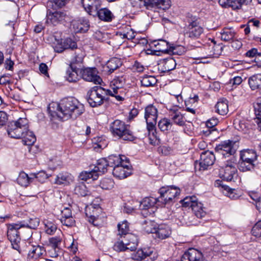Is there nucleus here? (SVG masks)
<instances>
[{
  "instance_id": "obj_11",
  "label": "nucleus",
  "mask_w": 261,
  "mask_h": 261,
  "mask_svg": "<svg viewBox=\"0 0 261 261\" xmlns=\"http://www.w3.org/2000/svg\"><path fill=\"white\" fill-rule=\"evenodd\" d=\"M97 73V70L95 68H85L80 71L81 77L83 80L95 84H100L102 80Z\"/></svg>"
},
{
  "instance_id": "obj_52",
  "label": "nucleus",
  "mask_w": 261,
  "mask_h": 261,
  "mask_svg": "<svg viewBox=\"0 0 261 261\" xmlns=\"http://www.w3.org/2000/svg\"><path fill=\"white\" fill-rule=\"evenodd\" d=\"M254 164L249 162H245L242 160L239 162V168L240 171L245 172L250 171L254 168Z\"/></svg>"
},
{
  "instance_id": "obj_8",
  "label": "nucleus",
  "mask_w": 261,
  "mask_h": 261,
  "mask_svg": "<svg viewBox=\"0 0 261 261\" xmlns=\"http://www.w3.org/2000/svg\"><path fill=\"white\" fill-rule=\"evenodd\" d=\"M234 163L231 161H220L219 175L221 178L226 181H231L237 170Z\"/></svg>"
},
{
  "instance_id": "obj_35",
  "label": "nucleus",
  "mask_w": 261,
  "mask_h": 261,
  "mask_svg": "<svg viewBox=\"0 0 261 261\" xmlns=\"http://www.w3.org/2000/svg\"><path fill=\"white\" fill-rule=\"evenodd\" d=\"M109 166L108 161L106 159H100L97 162V165L93 169V170L96 174L98 172L102 173H105L107 171V167Z\"/></svg>"
},
{
  "instance_id": "obj_25",
  "label": "nucleus",
  "mask_w": 261,
  "mask_h": 261,
  "mask_svg": "<svg viewBox=\"0 0 261 261\" xmlns=\"http://www.w3.org/2000/svg\"><path fill=\"white\" fill-rule=\"evenodd\" d=\"M73 176L67 172L59 173L55 179V183L59 185H67L73 180Z\"/></svg>"
},
{
  "instance_id": "obj_42",
  "label": "nucleus",
  "mask_w": 261,
  "mask_h": 261,
  "mask_svg": "<svg viewBox=\"0 0 261 261\" xmlns=\"http://www.w3.org/2000/svg\"><path fill=\"white\" fill-rule=\"evenodd\" d=\"M157 80L154 76L145 75L142 77L141 85L143 87H148L153 86L156 84Z\"/></svg>"
},
{
  "instance_id": "obj_18",
  "label": "nucleus",
  "mask_w": 261,
  "mask_h": 261,
  "mask_svg": "<svg viewBox=\"0 0 261 261\" xmlns=\"http://www.w3.org/2000/svg\"><path fill=\"white\" fill-rule=\"evenodd\" d=\"M82 4L85 11L94 16L100 7V2L98 0H82Z\"/></svg>"
},
{
  "instance_id": "obj_49",
  "label": "nucleus",
  "mask_w": 261,
  "mask_h": 261,
  "mask_svg": "<svg viewBox=\"0 0 261 261\" xmlns=\"http://www.w3.org/2000/svg\"><path fill=\"white\" fill-rule=\"evenodd\" d=\"M114 185L113 180L110 178H104L100 180L99 186L101 189L104 190H110Z\"/></svg>"
},
{
  "instance_id": "obj_48",
  "label": "nucleus",
  "mask_w": 261,
  "mask_h": 261,
  "mask_svg": "<svg viewBox=\"0 0 261 261\" xmlns=\"http://www.w3.org/2000/svg\"><path fill=\"white\" fill-rule=\"evenodd\" d=\"M98 174H96L93 169L90 171H84L80 174V178L83 180H87L88 179L92 178L95 180L97 178Z\"/></svg>"
},
{
  "instance_id": "obj_15",
  "label": "nucleus",
  "mask_w": 261,
  "mask_h": 261,
  "mask_svg": "<svg viewBox=\"0 0 261 261\" xmlns=\"http://www.w3.org/2000/svg\"><path fill=\"white\" fill-rule=\"evenodd\" d=\"M145 250V249L138 250L136 252L132 254V258L137 261H154L156 256L154 255L155 254H153V251Z\"/></svg>"
},
{
  "instance_id": "obj_30",
  "label": "nucleus",
  "mask_w": 261,
  "mask_h": 261,
  "mask_svg": "<svg viewBox=\"0 0 261 261\" xmlns=\"http://www.w3.org/2000/svg\"><path fill=\"white\" fill-rule=\"evenodd\" d=\"M96 15H97L100 20L107 22L111 21L114 18L113 14L107 8L97 10L95 14Z\"/></svg>"
},
{
  "instance_id": "obj_36",
  "label": "nucleus",
  "mask_w": 261,
  "mask_h": 261,
  "mask_svg": "<svg viewBox=\"0 0 261 261\" xmlns=\"http://www.w3.org/2000/svg\"><path fill=\"white\" fill-rule=\"evenodd\" d=\"M78 68L72 69L70 66L66 71L65 77L69 82H76L79 80V76L77 74Z\"/></svg>"
},
{
  "instance_id": "obj_61",
  "label": "nucleus",
  "mask_w": 261,
  "mask_h": 261,
  "mask_svg": "<svg viewBox=\"0 0 261 261\" xmlns=\"http://www.w3.org/2000/svg\"><path fill=\"white\" fill-rule=\"evenodd\" d=\"M235 127L239 131L242 132L245 134L247 133L248 127L247 125L243 122L240 121L238 125H236Z\"/></svg>"
},
{
  "instance_id": "obj_1",
  "label": "nucleus",
  "mask_w": 261,
  "mask_h": 261,
  "mask_svg": "<svg viewBox=\"0 0 261 261\" xmlns=\"http://www.w3.org/2000/svg\"><path fill=\"white\" fill-rule=\"evenodd\" d=\"M8 135L15 139H22L24 145H32L36 141L33 132L29 129V120L26 118H19L10 122L8 125Z\"/></svg>"
},
{
  "instance_id": "obj_40",
  "label": "nucleus",
  "mask_w": 261,
  "mask_h": 261,
  "mask_svg": "<svg viewBox=\"0 0 261 261\" xmlns=\"http://www.w3.org/2000/svg\"><path fill=\"white\" fill-rule=\"evenodd\" d=\"M216 107L217 112L221 115H224L228 112V106L226 100H221L218 101Z\"/></svg>"
},
{
  "instance_id": "obj_34",
  "label": "nucleus",
  "mask_w": 261,
  "mask_h": 261,
  "mask_svg": "<svg viewBox=\"0 0 261 261\" xmlns=\"http://www.w3.org/2000/svg\"><path fill=\"white\" fill-rule=\"evenodd\" d=\"M126 243L128 244L127 249L131 251H135L138 246L137 237L134 234H128L125 237Z\"/></svg>"
},
{
  "instance_id": "obj_32",
  "label": "nucleus",
  "mask_w": 261,
  "mask_h": 261,
  "mask_svg": "<svg viewBox=\"0 0 261 261\" xmlns=\"http://www.w3.org/2000/svg\"><path fill=\"white\" fill-rule=\"evenodd\" d=\"M248 84L253 90L261 89V74H256L250 77Z\"/></svg>"
},
{
  "instance_id": "obj_29",
  "label": "nucleus",
  "mask_w": 261,
  "mask_h": 261,
  "mask_svg": "<svg viewBox=\"0 0 261 261\" xmlns=\"http://www.w3.org/2000/svg\"><path fill=\"white\" fill-rule=\"evenodd\" d=\"M240 159L243 161L254 163L257 159V155L253 150H245L241 152Z\"/></svg>"
},
{
  "instance_id": "obj_26",
  "label": "nucleus",
  "mask_w": 261,
  "mask_h": 261,
  "mask_svg": "<svg viewBox=\"0 0 261 261\" xmlns=\"http://www.w3.org/2000/svg\"><path fill=\"white\" fill-rule=\"evenodd\" d=\"M171 230L169 227L165 224L160 225L156 228L154 233L158 238L163 240L168 238L171 234Z\"/></svg>"
},
{
  "instance_id": "obj_54",
  "label": "nucleus",
  "mask_w": 261,
  "mask_h": 261,
  "mask_svg": "<svg viewBox=\"0 0 261 261\" xmlns=\"http://www.w3.org/2000/svg\"><path fill=\"white\" fill-rule=\"evenodd\" d=\"M67 0H50L48 5V6H51L53 10L57 8H60L64 6L66 4Z\"/></svg>"
},
{
  "instance_id": "obj_13",
  "label": "nucleus",
  "mask_w": 261,
  "mask_h": 261,
  "mask_svg": "<svg viewBox=\"0 0 261 261\" xmlns=\"http://www.w3.org/2000/svg\"><path fill=\"white\" fill-rule=\"evenodd\" d=\"M130 166L129 160L128 159L114 168L113 174L114 176L119 179L125 178L131 174L130 170Z\"/></svg>"
},
{
  "instance_id": "obj_45",
  "label": "nucleus",
  "mask_w": 261,
  "mask_h": 261,
  "mask_svg": "<svg viewBox=\"0 0 261 261\" xmlns=\"http://www.w3.org/2000/svg\"><path fill=\"white\" fill-rule=\"evenodd\" d=\"M143 229L147 233H154L156 228H155L156 224L154 222L150 220H145L143 224Z\"/></svg>"
},
{
  "instance_id": "obj_37",
  "label": "nucleus",
  "mask_w": 261,
  "mask_h": 261,
  "mask_svg": "<svg viewBox=\"0 0 261 261\" xmlns=\"http://www.w3.org/2000/svg\"><path fill=\"white\" fill-rule=\"evenodd\" d=\"M17 180L19 185L23 187H27L32 181L33 177L31 175L29 176L25 172H21L19 173Z\"/></svg>"
},
{
  "instance_id": "obj_56",
  "label": "nucleus",
  "mask_w": 261,
  "mask_h": 261,
  "mask_svg": "<svg viewBox=\"0 0 261 261\" xmlns=\"http://www.w3.org/2000/svg\"><path fill=\"white\" fill-rule=\"evenodd\" d=\"M31 176H32L33 179L36 178L41 182H44L48 178L47 175L43 171H40L37 173H32Z\"/></svg>"
},
{
  "instance_id": "obj_5",
  "label": "nucleus",
  "mask_w": 261,
  "mask_h": 261,
  "mask_svg": "<svg viewBox=\"0 0 261 261\" xmlns=\"http://www.w3.org/2000/svg\"><path fill=\"white\" fill-rule=\"evenodd\" d=\"M110 130L114 136L125 141H133L136 139L130 125L120 120H115L111 123Z\"/></svg>"
},
{
  "instance_id": "obj_55",
  "label": "nucleus",
  "mask_w": 261,
  "mask_h": 261,
  "mask_svg": "<svg viewBox=\"0 0 261 261\" xmlns=\"http://www.w3.org/2000/svg\"><path fill=\"white\" fill-rule=\"evenodd\" d=\"M57 228L56 225L51 222L47 221L45 224L44 230L48 234H53L56 231Z\"/></svg>"
},
{
  "instance_id": "obj_28",
  "label": "nucleus",
  "mask_w": 261,
  "mask_h": 261,
  "mask_svg": "<svg viewBox=\"0 0 261 261\" xmlns=\"http://www.w3.org/2000/svg\"><path fill=\"white\" fill-rule=\"evenodd\" d=\"M159 203L158 198H156L153 197H145L140 202V208L142 210H147L154 206L155 204L160 205Z\"/></svg>"
},
{
  "instance_id": "obj_17",
  "label": "nucleus",
  "mask_w": 261,
  "mask_h": 261,
  "mask_svg": "<svg viewBox=\"0 0 261 261\" xmlns=\"http://www.w3.org/2000/svg\"><path fill=\"white\" fill-rule=\"evenodd\" d=\"M46 251L43 247L40 246H32L29 251L27 259L29 261H36L45 254Z\"/></svg>"
},
{
  "instance_id": "obj_23",
  "label": "nucleus",
  "mask_w": 261,
  "mask_h": 261,
  "mask_svg": "<svg viewBox=\"0 0 261 261\" xmlns=\"http://www.w3.org/2000/svg\"><path fill=\"white\" fill-rule=\"evenodd\" d=\"M124 84L125 79L122 76L118 77L114 79L111 84V88L113 90V91H112L113 95H110L114 96L115 94H120Z\"/></svg>"
},
{
  "instance_id": "obj_6",
  "label": "nucleus",
  "mask_w": 261,
  "mask_h": 261,
  "mask_svg": "<svg viewBox=\"0 0 261 261\" xmlns=\"http://www.w3.org/2000/svg\"><path fill=\"white\" fill-rule=\"evenodd\" d=\"M113 95L111 90L105 89L100 86H94L87 93V100L92 107L101 106L105 100L107 99L106 96Z\"/></svg>"
},
{
  "instance_id": "obj_27",
  "label": "nucleus",
  "mask_w": 261,
  "mask_h": 261,
  "mask_svg": "<svg viewBox=\"0 0 261 261\" xmlns=\"http://www.w3.org/2000/svg\"><path fill=\"white\" fill-rule=\"evenodd\" d=\"M110 167L115 168L116 166L120 165L122 162H125L128 159L123 155H111L107 159Z\"/></svg>"
},
{
  "instance_id": "obj_63",
  "label": "nucleus",
  "mask_w": 261,
  "mask_h": 261,
  "mask_svg": "<svg viewBox=\"0 0 261 261\" xmlns=\"http://www.w3.org/2000/svg\"><path fill=\"white\" fill-rule=\"evenodd\" d=\"M218 119L217 118H212L208 120L206 122V125L207 127L213 128L218 123Z\"/></svg>"
},
{
  "instance_id": "obj_3",
  "label": "nucleus",
  "mask_w": 261,
  "mask_h": 261,
  "mask_svg": "<svg viewBox=\"0 0 261 261\" xmlns=\"http://www.w3.org/2000/svg\"><path fill=\"white\" fill-rule=\"evenodd\" d=\"M158 116V111L155 106L150 105L145 108L144 118L147 124L148 138L150 143L153 145H158L160 142L155 128Z\"/></svg>"
},
{
  "instance_id": "obj_59",
  "label": "nucleus",
  "mask_w": 261,
  "mask_h": 261,
  "mask_svg": "<svg viewBox=\"0 0 261 261\" xmlns=\"http://www.w3.org/2000/svg\"><path fill=\"white\" fill-rule=\"evenodd\" d=\"M251 232L255 237H261V221H258L255 224L252 229Z\"/></svg>"
},
{
  "instance_id": "obj_41",
  "label": "nucleus",
  "mask_w": 261,
  "mask_h": 261,
  "mask_svg": "<svg viewBox=\"0 0 261 261\" xmlns=\"http://www.w3.org/2000/svg\"><path fill=\"white\" fill-rule=\"evenodd\" d=\"M118 227V236H120L121 238L125 237H126L128 233L129 226L128 224L126 221H123L121 223H119L117 225Z\"/></svg>"
},
{
  "instance_id": "obj_62",
  "label": "nucleus",
  "mask_w": 261,
  "mask_h": 261,
  "mask_svg": "<svg viewBox=\"0 0 261 261\" xmlns=\"http://www.w3.org/2000/svg\"><path fill=\"white\" fill-rule=\"evenodd\" d=\"M7 120V114L3 111H0V128L6 124Z\"/></svg>"
},
{
  "instance_id": "obj_19",
  "label": "nucleus",
  "mask_w": 261,
  "mask_h": 261,
  "mask_svg": "<svg viewBox=\"0 0 261 261\" xmlns=\"http://www.w3.org/2000/svg\"><path fill=\"white\" fill-rule=\"evenodd\" d=\"M181 261H204V259L200 251L194 248H190L184 254Z\"/></svg>"
},
{
  "instance_id": "obj_43",
  "label": "nucleus",
  "mask_w": 261,
  "mask_h": 261,
  "mask_svg": "<svg viewBox=\"0 0 261 261\" xmlns=\"http://www.w3.org/2000/svg\"><path fill=\"white\" fill-rule=\"evenodd\" d=\"M127 246L128 244L126 243L125 237H122V240H119L115 243L113 248L116 251H125L129 250L128 249H127Z\"/></svg>"
},
{
  "instance_id": "obj_38",
  "label": "nucleus",
  "mask_w": 261,
  "mask_h": 261,
  "mask_svg": "<svg viewBox=\"0 0 261 261\" xmlns=\"http://www.w3.org/2000/svg\"><path fill=\"white\" fill-rule=\"evenodd\" d=\"M121 65L122 63L119 59L114 58L108 61L107 63V68L108 69V71L112 73L121 66Z\"/></svg>"
},
{
  "instance_id": "obj_12",
  "label": "nucleus",
  "mask_w": 261,
  "mask_h": 261,
  "mask_svg": "<svg viewBox=\"0 0 261 261\" xmlns=\"http://www.w3.org/2000/svg\"><path fill=\"white\" fill-rule=\"evenodd\" d=\"M236 142L230 140L225 141L216 146V151L220 153L223 155L222 160H224V156L227 154L232 155L236 152Z\"/></svg>"
},
{
  "instance_id": "obj_16",
  "label": "nucleus",
  "mask_w": 261,
  "mask_h": 261,
  "mask_svg": "<svg viewBox=\"0 0 261 261\" xmlns=\"http://www.w3.org/2000/svg\"><path fill=\"white\" fill-rule=\"evenodd\" d=\"M215 159L213 152L206 150L202 152L199 162L200 169L205 170L208 166L213 165Z\"/></svg>"
},
{
  "instance_id": "obj_2",
  "label": "nucleus",
  "mask_w": 261,
  "mask_h": 261,
  "mask_svg": "<svg viewBox=\"0 0 261 261\" xmlns=\"http://www.w3.org/2000/svg\"><path fill=\"white\" fill-rule=\"evenodd\" d=\"M58 115L65 119H76L85 111L84 106L73 97L63 99L58 106Z\"/></svg>"
},
{
  "instance_id": "obj_31",
  "label": "nucleus",
  "mask_w": 261,
  "mask_h": 261,
  "mask_svg": "<svg viewBox=\"0 0 261 261\" xmlns=\"http://www.w3.org/2000/svg\"><path fill=\"white\" fill-rule=\"evenodd\" d=\"M192 210L195 216L199 219H202L207 214L206 208L203 206V204L200 202L193 205Z\"/></svg>"
},
{
  "instance_id": "obj_58",
  "label": "nucleus",
  "mask_w": 261,
  "mask_h": 261,
  "mask_svg": "<svg viewBox=\"0 0 261 261\" xmlns=\"http://www.w3.org/2000/svg\"><path fill=\"white\" fill-rule=\"evenodd\" d=\"M63 43L64 44L65 49H73L77 47L76 43L70 38H67L64 40Z\"/></svg>"
},
{
  "instance_id": "obj_33",
  "label": "nucleus",
  "mask_w": 261,
  "mask_h": 261,
  "mask_svg": "<svg viewBox=\"0 0 261 261\" xmlns=\"http://www.w3.org/2000/svg\"><path fill=\"white\" fill-rule=\"evenodd\" d=\"M74 193L77 195L86 196L91 194L85 184L83 182L77 183L74 188Z\"/></svg>"
},
{
  "instance_id": "obj_53",
  "label": "nucleus",
  "mask_w": 261,
  "mask_h": 261,
  "mask_svg": "<svg viewBox=\"0 0 261 261\" xmlns=\"http://www.w3.org/2000/svg\"><path fill=\"white\" fill-rule=\"evenodd\" d=\"M63 41V39L57 40L55 39V41L53 43L52 46L56 52L61 53L65 50Z\"/></svg>"
},
{
  "instance_id": "obj_20",
  "label": "nucleus",
  "mask_w": 261,
  "mask_h": 261,
  "mask_svg": "<svg viewBox=\"0 0 261 261\" xmlns=\"http://www.w3.org/2000/svg\"><path fill=\"white\" fill-rule=\"evenodd\" d=\"M169 117L172 124H175L180 126L185 125L186 120L184 115L178 110L170 111Z\"/></svg>"
},
{
  "instance_id": "obj_44",
  "label": "nucleus",
  "mask_w": 261,
  "mask_h": 261,
  "mask_svg": "<svg viewBox=\"0 0 261 261\" xmlns=\"http://www.w3.org/2000/svg\"><path fill=\"white\" fill-rule=\"evenodd\" d=\"M235 33L231 29H224L221 33V38L225 41H228L233 39Z\"/></svg>"
},
{
  "instance_id": "obj_24",
  "label": "nucleus",
  "mask_w": 261,
  "mask_h": 261,
  "mask_svg": "<svg viewBox=\"0 0 261 261\" xmlns=\"http://www.w3.org/2000/svg\"><path fill=\"white\" fill-rule=\"evenodd\" d=\"M152 44L155 47V51H157L167 52L169 48L168 42L163 39L154 40L152 42ZM170 48H172L171 51L173 54L176 53L175 47H170Z\"/></svg>"
},
{
  "instance_id": "obj_4",
  "label": "nucleus",
  "mask_w": 261,
  "mask_h": 261,
  "mask_svg": "<svg viewBox=\"0 0 261 261\" xmlns=\"http://www.w3.org/2000/svg\"><path fill=\"white\" fill-rule=\"evenodd\" d=\"M35 223L32 224L20 222L17 223H13L9 225L7 230V236L9 241L11 243L12 248L20 252V238L19 236L18 230L22 227H28L34 229L38 224L37 220L35 221Z\"/></svg>"
},
{
  "instance_id": "obj_57",
  "label": "nucleus",
  "mask_w": 261,
  "mask_h": 261,
  "mask_svg": "<svg viewBox=\"0 0 261 261\" xmlns=\"http://www.w3.org/2000/svg\"><path fill=\"white\" fill-rule=\"evenodd\" d=\"M164 66L165 70L167 71L172 70L175 68V61L172 58L167 59L165 61Z\"/></svg>"
},
{
  "instance_id": "obj_64",
  "label": "nucleus",
  "mask_w": 261,
  "mask_h": 261,
  "mask_svg": "<svg viewBox=\"0 0 261 261\" xmlns=\"http://www.w3.org/2000/svg\"><path fill=\"white\" fill-rule=\"evenodd\" d=\"M135 37V32L131 29L123 34V38H127V39H134Z\"/></svg>"
},
{
  "instance_id": "obj_22",
  "label": "nucleus",
  "mask_w": 261,
  "mask_h": 261,
  "mask_svg": "<svg viewBox=\"0 0 261 261\" xmlns=\"http://www.w3.org/2000/svg\"><path fill=\"white\" fill-rule=\"evenodd\" d=\"M72 25L76 33L86 32L88 30L90 26L88 20L84 18L73 20L72 22Z\"/></svg>"
},
{
  "instance_id": "obj_21",
  "label": "nucleus",
  "mask_w": 261,
  "mask_h": 261,
  "mask_svg": "<svg viewBox=\"0 0 261 261\" xmlns=\"http://www.w3.org/2000/svg\"><path fill=\"white\" fill-rule=\"evenodd\" d=\"M252 0H219V4L223 7H232L233 9L240 8L243 4H247Z\"/></svg>"
},
{
  "instance_id": "obj_47",
  "label": "nucleus",
  "mask_w": 261,
  "mask_h": 261,
  "mask_svg": "<svg viewBox=\"0 0 261 261\" xmlns=\"http://www.w3.org/2000/svg\"><path fill=\"white\" fill-rule=\"evenodd\" d=\"M172 125L170 119L164 118L159 121L158 123L159 128L162 132L168 130Z\"/></svg>"
},
{
  "instance_id": "obj_51",
  "label": "nucleus",
  "mask_w": 261,
  "mask_h": 261,
  "mask_svg": "<svg viewBox=\"0 0 261 261\" xmlns=\"http://www.w3.org/2000/svg\"><path fill=\"white\" fill-rule=\"evenodd\" d=\"M199 201L195 196L187 197L182 200V204L185 206H189L192 208L193 205L197 204Z\"/></svg>"
},
{
  "instance_id": "obj_9",
  "label": "nucleus",
  "mask_w": 261,
  "mask_h": 261,
  "mask_svg": "<svg viewBox=\"0 0 261 261\" xmlns=\"http://www.w3.org/2000/svg\"><path fill=\"white\" fill-rule=\"evenodd\" d=\"M68 16L66 12L63 11L48 10L46 14V22L54 25L61 24L66 21Z\"/></svg>"
},
{
  "instance_id": "obj_10",
  "label": "nucleus",
  "mask_w": 261,
  "mask_h": 261,
  "mask_svg": "<svg viewBox=\"0 0 261 261\" xmlns=\"http://www.w3.org/2000/svg\"><path fill=\"white\" fill-rule=\"evenodd\" d=\"M203 33V29L199 25L197 19L189 22L185 29V35L192 39L199 38Z\"/></svg>"
},
{
  "instance_id": "obj_7",
  "label": "nucleus",
  "mask_w": 261,
  "mask_h": 261,
  "mask_svg": "<svg viewBox=\"0 0 261 261\" xmlns=\"http://www.w3.org/2000/svg\"><path fill=\"white\" fill-rule=\"evenodd\" d=\"M159 193L160 195L158 197L159 202L166 204L173 202L180 194V189L173 187H163L160 189Z\"/></svg>"
},
{
  "instance_id": "obj_60",
  "label": "nucleus",
  "mask_w": 261,
  "mask_h": 261,
  "mask_svg": "<svg viewBox=\"0 0 261 261\" xmlns=\"http://www.w3.org/2000/svg\"><path fill=\"white\" fill-rule=\"evenodd\" d=\"M62 239L59 237H53L49 239V242L51 247L55 249L60 244Z\"/></svg>"
},
{
  "instance_id": "obj_39",
  "label": "nucleus",
  "mask_w": 261,
  "mask_h": 261,
  "mask_svg": "<svg viewBox=\"0 0 261 261\" xmlns=\"http://www.w3.org/2000/svg\"><path fill=\"white\" fill-rule=\"evenodd\" d=\"M148 2L163 10L168 9L171 6L170 0H148Z\"/></svg>"
},
{
  "instance_id": "obj_46",
  "label": "nucleus",
  "mask_w": 261,
  "mask_h": 261,
  "mask_svg": "<svg viewBox=\"0 0 261 261\" xmlns=\"http://www.w3.org/2000/svg\"><path fill=\"white\" fill-rule=\"evenodd\" d=\"M254 108L255 115L254 120L258 127L261 129V104L256 103L254 105Z\"/></svg>"
},
{
  "instance_id": "obj_50",
  "label": "nucleus",
  "mask_w": 261,
  "mask_h": 261,
  "mask_svg": "<svg viewBox=\"0 0 261 261\" xmlns=\"http://www.w3.org/2000/svg\"><path fill=\"white\" fill-rule=\"evenodd\" d=\"M83 61V56L82 54L75 55L72 59L69 65L72 69L77 68V65L80 66Z\"/></svg>"
},
{
  "instance_id": "obj_14",
  "label": "nucleus",
  "mask_w": 261,
  "mask_h": 261,
  "mask_svg": "<svg viewBox=\"0 0 261 261\" xmlns=\"http://www.w3.org/2000/svg\"><path fill=\"white\" fill-rule=\"evenodd\" d=\"M61 216L60 218L62 224L67 227H72L75 225V220L72 216L70 206L64 207L60 210Z\"/></svg>"
}]
</instances>
